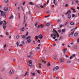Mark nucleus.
<instances>
[{
    "label": "nucleus",
    "mask_w": 79,
    "mask_h": 79,
    "mask_svg": "<svg viewBox=\"0 0 79 79\" xmlns=\"http://www.w3.org/2000/svg\"><path fill=\"white\" fill-rule=\"evenodd\" d=\"M6 35H9V33H8V32H6Z\"/></svg>",
    "instance_id": "obj_60"
},
{
    "label": "nucleus",
    "mask_w": 79,
    "mask_h": 79,
    "mask_svg": "<svg viewBox=\"0 0 79 79\" xmlns=\"http://www.w3.org/2000/svg\"><path fill=\"white\" fill-rule=\"evenodd\" d=\"M71 16V15L70 14H69L68 15V18L69 19H70Z\"/></svg>",
    "instance_id": "obj_17"
},
{
    "label": "nucleus",
    "mask_w": 79,
    "mask_h": 79,
    "mask_svg": "<svg viewBox=\"0 0 79 79\" xmlns=\"http://www.w3.org/2000/svg\"><path fill=\"white\" fill-rule=\"evenodd\" d=\"M74 35L75 37H77V35H78V33H75Z\"/></svg>",
    "instance_id": "obj_15"
},
{
    "label": "nucleus",
    "mask_w": 79,
    "mask_h": 79,
    "mask_svg": "<svg viewBox=\"0 0 79 79\" xmlns=\"http://www.w3.org/2000/svg\"><path fill=\"white\" fill-rule=\"evenodd\" d=\"M50 63H48V64H47L48 66H50Z\"/></svg>",
    "instance_id": "obj_35"
},
{
    "label": "nucleus",
    "mask_w": 79,
    "mask_h": 79,
    "mask_svg": "<svg viewBox=\"0 0 79 79\" xmlns=\"http://www.w3.org/2000/svg\"><path fill=\"white\" fill-rule=\"evenodd\" d=\"M63 39V36H61L59 39V40H60V39Z\"/></svg>",
    "instance_id": "obj_54"
},
{
    "label": "nucleus",
    "mask_w": 79,
    "mask_h": 79,
    "mask_svg": "<svg viewBox=\"0 0 79 79\" xmlns=\"http://www.w3.org/2000/svg\"><path fill=\"white\" fill-rule=\"evenodd\" d=\"M25 4V1H24L23 2V5H24V4Z\"/></svg>",
    "instance_id": "obj_57"
},
{
    "label": "nucleus",
    "mask_w": 79,
    "mask_h": 79,
    "mask_svg": "<svg viewBox=\"0 0 79 79\" xmlns=\"http://www.w3.org/2000/svg\"><path fill=\"white\" fill-rule=\"evenodd\" d=\"M71 10H72L73 11L74 13H76V10H75V9H74V8H73V7H72L71 8Z\"/></svg>",
    "instance_id": "obj_11"
},
{
    "label": "nucleus",
    "mask_w": 79,
    "mask_h": 79,
    "mask_svg": "<svg viewBox=\"0 0 79 79\" xmlns=\"http://www.w3.org/2000/svg\"><path fill=\"white\" fill-rule=\"evenodd\" d=\"M37 42H38L40 43V40H38Z\"/></svg>",
    "instance_id": "obj_56"
},
{
    "label": "nucleus",
    "mask_w": 79,
    "mask_h": 79,
    "mask_svg": "<svg viewBox=\"0 0 79 79\" xmlns=\"http://www.w3.org/2000/svg\"><path fill=\"white\" fill-rule=\"evenodd\" d=\"M71 10H69L68 11L65 13L66 15H67L68 14H71Z\"/></svg>",
    "instance_id": "obj_7"
},
{
    "label": "nucleus",
    "mask_w": 79,
    "mask_h": 79,
    "mask_svg": "<svg viewBox=\"0 0 79 79\" xmlns=\"http://www.w3.org/2000/svg\"><path fill=\"white\" fill-rule=\"evenodd\" d=\"M18 17L19 18V19H20V16H21L20 15V13H18Z\"/></svg>",
    "instance_id": "obj_13"
},
{
    "label": "nucleus",
    "mask_w": 79,
    "mask_h": 79,
    "mask_svg": "<svg viewBox=\"0 0 79 79\" xmlns=\"http://www.w3.org/2000/svg\"><path fill=\"white\" fill-rule=\"evenodd\" d=\"M5 24H3V28L4 30H5V28H6V25H5Z\"/></svg>",
    "instance_id": "obj_9"
},
{
    "label": "nucleus",
    "mask_w": 79,
    "mask_h": 79,
    "mask_svg": "<svg viewBox=\"0 0 79 79\" xmlns=\"http://www.w3.org/2000/svg\"><path fill=\"white\" fill-rule=\"evenodd\" d=\"M31 36H28V37H27L26 38V40H27V39H31Z\"/></svg>",
    "instance_id": "obj_16"
},
{
    "label": "nucleus",
    "mask_w": 79,
    "mask_h": 79,
    "mask_svg": "<svg viewBox=\"0 0 79 79\" xmlns=\"http://www.w3.org/2000/svg\"><path fill=\"white\" fill-rule=\"evenodd\" d=\"M68 6V4H66L65 5V7H67Z\"/></svg>",
    "instance_id": "obj_58"
},
{
    "label": "nucleus",
    "mask_w": 79,
    "mask_h": 79,
    "mask_svg": "<svg viewBox=\"0 0 79 79\" xmlns=\"http://www.w3.org/2000/svg\"><path fill=\"white\" fill-rule=\"evenodd\" d=\"M4 2L5 3H9V1L8 0H5Z\"/></svg>",
    "instance_id": "obj_20"
},
{
    "label": "nucleus",
    "mask_w": 79,
    "mask_h": 79,
    "mask_svg": "<svg viewBox=\"0 0 79 79\" xmlns=\"http://www.w3.org/2000/svg\"><path fill=\"white\" fill-rule=\"evenodd\" d=\"M16 44L17 45V47H18L19 46V43L18 42H17Z\"/></svg>",
    "instance_id": "obj_31"
},
{
    "label": "nucleus",
    "mask_w": 79,
    "mask_h": 79,
    "mask_svg": "<svg viewBox=\"0 0 79 79\" xmlns=\"http://www.w3.org/2000/svg\"><path fill=\"white\" fill-rule=\"evenodd\" d=\"M41 60L42 61V62H44V64H45V63H46V61L43 60L42 59Z\"/></svg>",
    "instance_id": "obj_29"
},
{
    "label": "nucleus",
    "mask_w": 79,
    "mask_h": 79,
    "mask_svg": "<svg viewBox=\"0 0 79 79\" xmlns=\"http://www.w3.org/2000/svg\"><path fill=\"white\" fill-rule=\"evenodd\" d=\"M3 18H6V15H3Z\"/></svg>",
    "instance_id": "obj_63"
},
{
    "label": "nucleus",
    "mask_w": 79,
    "mask_h": 79,
    "mask_svg": "<svg viewBox=\"0 0 79 79\" xmlns=\"http://www.w3.org/2000/svg\"><path fill=\"white\" fill-rule=\"evenodd\" d=\"M4 23H3V24H5V25H6V21H4Z\"/></svg>",
    "instance_id": "obj_48"
},
{
    "label": "nucleus",
    "mask_w": 79,
    "mask_h": 79,
    "mask_svg": "<svg viewBox=\"0 0 79 79\" xmlns=\"http://www.w3.org/2000/svg\"><path fill=\"white\" fill-rule=\"evenodd\" d=\"M28 33H29V32H27V34L25 35V36H26H26H27V35H28Z\"/></svg>",
    "instance_id": "obj_49"
},
{
    "label": "nucleus",
    "mask_w": 79,
    "mask_h": 79,
    "mask_svg": "<svg viewBox=\"0 0 79 79\" xmlns=\"http://www.w3.org/2000/svg\"><path fill=\"white\" fill-rule=\"evenodd\" d=\"M3 22L2 21V19H0V25H2V24H3Z\"/></svg>",
    "instance_id": "obj_10"
},
{
    "label": "nucleus",
    "mask_w": 79,
    "mask_h": 79,
    "mask_svg": "<svg viewBox=\"0 0 79 79\" xmlns=\"http://www.w3.org/2000/svg\"><path fill=\"white\" fill-rule=\"evenodd\" d=\"M29 4L30 5H34V3H32V2H30L29 3Z\"/></svg>",
    "instance_id": "obj_23"
},
{
    "label": "nucleus",
    "mask_w": 79,
    "mask_h": 79,
    "mask_svg": "<svg viewBox=\"0 0 79 79\" xmlns=\"http://www.w3.org/2000/svg\"><path fill=\"white\" fill-rule=\"evenodd\" d=\"M59 68H60V67L58 66H56L55 67V69H56V70H58Z\"/></svg>",
    "instance_id": "obj_14"
},
{
    "label": "nucleus",
    "mask_w": 79,
    "mask_h": 79,
    "mask_svg": "<svg viewBox=\"0 0 79 79\" xmlns=\"http://www.w3.org/2000/svg\"><path fill=\"white\" fill-rule=\"evenodd\" d=\"M24 22H25V21H26V18L25 17V15H24Z\"/></svg>",
    "instance_id": "obj_43"
},
{
    "label": "nucleus",
    "mask_w": 79,
    "mask_h": 79,
    "mask_svg": "<svg viewBox=\"0 0 79 79\" xmlns=\"http://www.w3.org/2000/svg\"><path fill=\"white\" fill-rule=\"evenodd\" d=\"M48 2H49V0H48L47 2V5H48Z\"/></svg>",
    "instance_id": "obj_53"
},
{
    "label": "nucleus",
    "mask_w": 79,
    "mask_h": 79,
    "mask_svg": "<svg viewBox=\"0 0 79 79\" xmlns=\"http://www.w3.org/2000/svg\"><path fill=\"white\" fill-rule=\"evenodd\" d=\"M79 42V38H78L77 40V43H78V42Z\"/></svg>",
    "instance_id": "obj_62"
},
{
    "label": "nucleus",
    "mask_w": 79,
    "mask_h": 79,
    "mask_svg": "<svg viewBox=\"0 0 79 79\" xmlns=\"http://www.w3.org/2000/svg\"><path fill=\"white\" fill-rule=\"evenodd\" d=\"M19 35H17V36L16 37L17 39H18V38H19Z\"/></svg>",
    "instance_id": "obj_37"
},
{
    "label": "nucleus",
    "mask_w": 79,
    "mask_h": 79,
    "mask_svg": "<svg viewBox=\"0 0 79 79\" xmlns=\"http://www.w3.org/2000/svg\"><path fill=\"white\" fill-rule=\"evenodd\" d=\"M38 37L39 39H42V37H43V36H42V35L41 34L39 35Z\"/></svg>",
    "instance_id": "obj_8"
},
{
    "label": "nucleus",
    "mask_w": 79,
    "mask_h": 79,
    "mask_svg": "<svg viewBox=\"0 0 79 79\" xmlns=\"http://www.w3.org/2000/svg\"><path fill=\"white\" fill-rule=\"evenodd\" d=\"M46 13H50V10H48L46 12Z\"/></svg>",
    "instance_id": "obj_44"
},
{
    "label": "nucleus",
    "mask_w": 79,
    "mask_h": 79,
    "mask_svg": "<svg viewBox=\"0 0 79 79\" xmlns=\"http://www.w3.org/2000/svg\"><path fill=\"white\" fill-rule=\"evenodd\" d=\"M29 62L30 63H32V61L31 60H29Z\"/></svg>",
    "instance_id": "obj_38"
},
{
    "label": "nucleus",
    "mask_w": 79,
    "mask_h": 79,
    "mask_svg": "<svg viewBox=\"0 0 79 79\" xmlns=\"http://www.w3.org/2000/svg\"><path fill=\"white\" fill-rule=\"evenodd\" d=\"M16 8H18L19 11H21V10L20 9L19 7H17Z\"/></svg>",
    "instance_id": "obj_30"
},
{
    "label": "nucleus",
    "mask_w": 79,
    "mask_h": 79,
    "mask_svg": "<svg viewBox=\"0 0 79 79\" xmlns=\"http://www.w3.org/2000/svg\"><path fill=\"white\" fill-rule=\"evenodd\" d=\"M54 34L52 35V34H51V37H53V36H55V37H56L57 36V37H59V35H58V34L57 33V32L56 30L54 29H53V31H52Z\"/></svg>",
    "instance_id": "obj_1"
},
{
    "label": "nucleus",
    "mask_w": 79,
    "mask_h": 79,
    "mask_svg": "<svg viewBox=\"0 0 79 79\" xmlns=\"http://www.w3.org/2000/svg\"><path fill=\"white\" fill-rule=\"evenodd\" d=\"M27 72L26 73H25V75H24V76H26V75H27Z\"/></svg>",
    "instance_id": "obj_42"
},
{
    "label": "nucleus",
    "mask_w": 79,
    "mask_h": 79,
    "mask_svg": "<svg viewBox=\"0 0 79 79\" xmlns=\"http://www.w3.org/2000/svg\"><path fill=\"white\" fill-rule=\"evenodd\" d=\"M50 16V15H47V16H45V18H47V17H48L49 16Z\"/></svg>",
    "instance_id": "obj_50"
},
{
    "label": "nucleus",
    "mask_w": 79,
    "mask_h": 79,
    "mask_svg": "<svg viewBox=\"0 0 79 79\" xmlns=\"http://www.w3.org/2000/svg\"><path fill=\"white\" fill-rule=\"evenodd\" d=\"M67 63H71V62L70 60H68L67 62Z\"/></svg>",
    "instance_id": "obj_27"
},
{
    "label": "nucleus",
    "mask_w": 79,
    "mask_h": 79,
    "mask_svg": "<svg viewBox=\"0 0 79 79\" xmlns=\"http://www.w3.org/2000/svg\"><path fill=\"white\" fill-rule=\"evenodd\" d=\"M29 66L30 67L32 66V63H30L29 64Z\"/></svg>",
    "instance_id": "obj_18"
},
{
    "label": "nucleus",
    "mask_w": 79,
    "mask_h": 79,
    "mask_svg": "<svg viewBox=\"0 0 79 79\" xmlns=\"http://www.w3.org/2000/svg\"><path fill=\"white\" fill-rule=\"evenodd\" d=\"M75 31L74 30L71 33V34H70L71 35H73L74 34V32Z\"/></svg>",
    "instance_id": "obj_19"
},
{
    "label": "nucleus",
    "mask_w": 79,
    "mask_h": 79,
    "mask_svg": "<svg viewBox=\"0 0 79 79\" xmlns=\"http://www.w3.org/2000/svg\"><path fill=\"white\" fill-rule=\"evenodd\" d=\"M22 31H24V27H23V28L21 29Z\"/></svg>",
    "instance_id": "obj_26"
},
{
    "label": "nucleus",
    "mask_w": 79,
    "mask_h": 79,
    "mask_svg": "<svg viewBox=\"0 0 79 79\" xmlns=\"http://www.w3.org/2000/svg\"><path fill=\"white\" fill-rule=\"evenodd\" d=\"M38 74H40V72L39 70H37V71Z\"/></svg>",
    "instance_id": "obj_47"
},
{
    "label": "nucleus",
    "mask_w": 79,
    "mask_h": 79,
    "mask_svg": "<svg viewBox=\"0 0 79 79\" xmlns=\"http://www.w3.org/2000/svg\"><path fill=\"white\" fill-rule=\"evenodd\" d=\"M54 56L55 57L54 58V60H56V55H54Z\"/></svg>",
    "instance_id": "obj_32"
},
{
    "label": "nucleus",
    "mask_w": 79,
    "mask_h": 79,
    "mask_svg": "<svg viewBox=\"0 0 79 79\" xmlns=\"http://www.w3.org/2000/svg\"><path fill=\"white\" fill-rule=\"evenodd\" d=\"M28 57L29 58H31L32 57V56L30 55V56H28Z\"/></svg>",
    "instance_id": "obj_59"
},
{
    "label": "nucleus",
    "mask_w": 79,
    "mask_h": 79,
    "mask_svg": "<svg viewBox=\"0 0 79 79\" xmlns=\"http://www.w3.org/2000/svg\"><path fill=\"white\" fill-rule=\"evenodd\" d=\"M64 60L63 59H61L60 60V63H62L64 62Z\"/></svg>",
    "instance_id": "obj_6"
},
{
    "label": "nucleus",
    "mask_w": 79,
    "mask_h": 79,
    "mask_svg": "<svg viewBox=\"0 0 79 79\" xmlns=\"http://www.w3.org/2000/svg\"><path fill=\"white\" fill-rule=\"evenodd\" d=\"M66 51H65L64 50H63V53L64 54H65V53H66Z\"/></svg>",
    "instance_id": "obj_40"
},
{
    "label": "nucleus",
    "mask_w": 79,
    "mask_h": 79,
    "mask_svg": "<svg viewBox=\"0 0 79 79\" xmlns=\"http://www.w3.org/2000/svg\"><path fill=\"white\" fill-rule=\"evenodd\" d=\"M1 16H3L6 15V12H4L3 11H1Z\"/></svg>",
    "instance_id": "obj_2"
},
{
    "label": "nucleus",
    "mask_w": 79,
    "mask_h": 79,
    "mask_svg": "<svg viewBox=\"0 0 79 79\" xmlns=\"http://www.w3.org/2000/svg\"><path fill=\"white\" fill-rule=\"evenodd\" d=\"M38 24V23L36 22V23H35V26H37Z\"/></svg>",
    "instance_id": "obj_36"
},
{
    "label": "nucleus",
    "mask_w": 79,
    "mask_h": 79,
    "mask_svg": "<svg viewBox=\"0 0 79 79\" xmlns=\"http://www.w3.org/2000/svg\"><path fill=\"white\" fill-rule=\"evenodd\" d=\"M62 32H65V29H63L62 30Z\"/></svg>",
    "instance_id": "obj_41"
},
{
    "label": "nucleus",
    "mask_w": 79,
    "mask_h": 79,
    "mask_svg": "<svg viewBox=\"0 0 79 79\" xmlns=\"http://www.w3.org/2000/svg\"><path fill=\"white\" fill-rule=\"evenodd\" d=\"M75 2H77V3L78 4V1L77 0H75Z\"/></svg>",
    "instance_id": "obj_45"
},
{
    "label": "nucleus",
    "mask_w": 79,
    "mask_h": 79,
    "mask_svg": "<svg viewBox=\"0 0 79 79\" xmlns=\"http://www.w3.org/2000/svg\"><path fill=\"white\" fill-rule=\"evenodd\" d=\"M53 4H55V2H56L55 0H53Z\"/></svg>",
    "instance_id": "obj_39"
},
{
    "label": "nucleus",
    "mask_w": 79,
    "mask_h": 79,
    "mask_svg": "<svg viewBox=\"0 0 79 79\" xmlns=\"http://www.w3.org/2000/svg\"><path fill=\"white\" fill-rule=\"evenodd\" d=\"M72 56L73 58V57H74L75 56H76V55H75V54H73L72 55Z\"/></svg>",
    "instance_id": "obj_34"
},
{
    "label": "nucleus",
    "mask_w": 79,
    "mask_h": 79,
    "mask_svg": "<svg viewBox=\"0 0 79 79\" xmlns=\"http://www.w3.org/2000/svg\"><path fill=\"white\" fill-rule=\"evenodd\" d=\"M31 41H32L30 39H28L26 43L27 44H29V43H31Z\"/></svg>",
    "instance_id": "obj_4"
},
{
    "label": "nucleus",
    "mask_w": 79,
    "mask_h": 79,
    "mask_svg": "<svg viewBox=\"0 0 79 79\" xmlns=\"http://www.w3.org/2000/svg\"><path fill=\"white\" fill-rule=\"evenodd\" d=\"M58 32H59V33H60V32H61V30H58Z\"/></svg>",
    "instance_id": "obj_52"
},
{
    "label": "nucleus",
    "mask_w": 79,
    "mask_h": 79,
    "mask_svg": "<svg viewBox=\"0 0 79 79\" xmlns=\"http://www.w3.org/2000/svg\"><path fill=\"white\" fill-rule=\"evenodd\" d=\"M13 73H14L13 70H10V71L9 72V74L10 75H11V74H13Z\"/></svg>",
    "instance_id": "obj_3"
},
{
    "label": "nucleus",
    "mask_w": 79,
    "mask_h": 79,
    "mask_svg": "<svg viewBox=\"0 0 79 79\" xmlns=\"http://www.w3.org/2000/svg\"><path fill=\"white\" fill-rule=\"evenodd\" d=\"M40 25H38V28H40Z\"/></svg>",
    "instance_id": "obj_64"
},
{
    "label": "nucleus",
    "mask_w": 79,
    "mask_h": 79,
    "mask_svg": "<svg viewBox=\"0 0 79 79\" xmlns=\"http://www.w3.org/2000/svg\"><path fill=\"white\" fill-rule=\"evenodd\" d=\"M41 65H42V64L41 63L39 64V67L40 68H41Z\"/></svg>",
    "instance_id": "obj_21"
},
{
    "label": "nucleus",
    "mask_w": 79,
    "mask_h": 79,
    "mask_svg": "<svg viewBox=\"0 0 79 79\" xmlns=\"http://www.w3.org/2000/svg\"><path fill=\"white\" fill-rule=\"evenodd\" d=\"M70 24L72 25H74V22H70Z\"/></svg>",
    "instance_id": "obj_25"
},
{
    "label": "nucleus",
    "mask_w": 79,
    "mask_h": 79,
    "mask_svg": "<svg viewBox=\"0 0 79 79\" xmlns=\"http://www.w3.org/2000/svg\"><path fill=\"white\" fill-rule=\"evenodd\" d=\"M74 16H75V15L74 14H72V18H74Z\"/></svg>",
    "instance_id": "obj_46"
},
{
    "label": "nucleus",
    "mask_w": 79,
    "mask_h": 79,
    "mask_svg": "<svg viewBox=\"0 0 79 79\" xmlns=\"http://www.w3.org/2000/svg\"><path fill=\"white\" fill-rule=\"evenodd\" d=\"M35 38H36V39H38V36H35Z\"/></svg>",
    "instance_id": "obj_51"
},
{
    "label": "nucleus",
    "mask_w": 79,
    "mask_h": 79,
    "mask_svg": "<svg viewBox=\"0 0 79 79\" xmlns=\"http://www.w3.org/2000/svg\"><path fill=\"white\" fill-rule=\"evenodd\" d=\"M46 26H50V23H47L46 24Z\"/></svg>",
    "instance_id": "obj_28"
},
{
    "label": "nucleus",
    "mask_w": 79,
    "mask_h": 79,
    "mask_svg": "<svg viewBox=\"0 0 79 79\" xmlns=\"http://www.w3.org/2000/svg\"><path fill=\"white\" fill-rule=\"evenodd\" d=\"M36 49H37V50H39L40 49V48L39 47H37Z\"/></svg>",
    "instance_id": "obj_61"
},
{
    "label": "nucleus",
    "mask_w": 79,
    "mask_h": 79,
    "mask_svg": "<svg viewBox=\"0 0 79 79\" xmlns=\"http://www.w3.org/2000/svg\"><path fill=\"white\" fill-rule=\"evenodd\" d=\"M40 27H41L42 28H43V27H44V26L43 25V24H41L40 25Z\"/></svg>",
    "instance_id": "obj_22"
},
{
    "label": "nucleus",
    "mask_w": 79,
    "mask_h": 79,
    "mask_svg": "<svg viewBox=\"0 0 79 79\" xmlns=\"http://www.w3.org/2000/svg\"><path fill=\"white\" fill-rule=\"evenodd\" d=\"M13 18H14V17L12 15V16H10V17L9 18V19H10L11 18H12V19H13Z\"/></svg>",
    "instance_id": "obj_24"
},
{
    "label": "nucleus",
    "mask_w": 79,
    "mask_h": 79,
    "mask_svg": "<svg viewBox=\"0 0 79 79\" xmlns=\"http://www.w3.org/2000/svg\"><path fill=\"white\" fill-rule=\"evenodd\" d=\"M4 11H8V7H5L3 9Z\"/></svg>",
    "instance_id": "obj_5"
},
{
    "label": "nucleus",
    "mask_w": 79,
    "mask_h": 79,
    "mask_svg": "<svg viewBox=\"0 0 79 79\" xmlns=\"http://www.w3.org/2000/svg\"><path fill=\"white\" fill-rule=\"evenodd\" d=\"M26 36L25 35H22L21 36L22 38H23V39H24L25 38H26Z\"/></svg>",
    "instance_id": "obj_12"
},
{
    "label": "nucleus",
    "mask_w": 79,
    "mask_h": 79,
    "mask_svg": "<svg viewBox=\"0 0 79 79\" xmlns=\"http://www.w3.org/2000/svg\"><path fill=\"white\" fill-rule=\"evenodd\" d=\"M40 7L41 8H44V6L42 5L40 6Z\"/></svg>",
    "instance_id": "obj_55"
},
{
    "label": "nucleus",
    "mask_w": 79,
    "mask_h": 79,
    "mask_svg": "<svg viewBox=\"0 0 79 79\" xmlns=\"http://www.w3.org/2000/svg\"><path fill=\"white\" fill-rule=\"evenodd\" d=\"M32 74L33 75V76H35V73H32Z\"/></svg>",
    "instance_id": "obj_33"
}]
</instances>
